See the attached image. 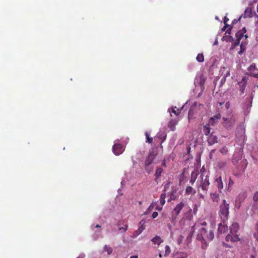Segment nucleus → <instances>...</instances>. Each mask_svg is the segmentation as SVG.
Here are the masks:
<instances>
[{
	"instance_id": "obj_52",
	"label": "nucleus",
	"mask_w": 258,
	"mask_h": 258,
	"mask_svg": "<svg viewBox=\"0 0 258 258\" xmlns=\"http://www.w3.org/2000/svg\"><path fill=\"white\" fill-rule=\"evenodd\" d=\"M156 209L158 210V211H160L162 209V207H158V206L156 207Z\"/></svg>"
},
{
	"instance_id": "obj_39",
	"label": "nucleus",
	"mask_w": 258,
	"mask_h": 258,
	"mask_svg": "<svg viewBox=\"0 0 258 258\" xmlns=\"http://www.w3.org/2000/svg\"><path fill=\"white\" fill-rule=\"evenodd\" d=\"M226 165V162L225 161H220L218 163V166L219 168H223Z\"/></svg>"
},
{
	"instance_id": "obj_40",
	"label": "nucleus",
	"mask_w": 258,
	"mask_h": 258,
	"mask_svg": "<svg viewBox=\"0 0 258 258\" xmlns=\"http://www.w3.org/2000/svg\"><path fill=\"white\" fill-rule=\"evenodd\" d=\"M154 205L153 204H151L150 206L148 207V209L147 210V211H146L145 212V214H148L150 212H151V211H152L154 209Z\"/></svg>"
},
{
	"instance_id": "obj_55",
	"label": "nucleus",
	"mask_w": 258,
	"mask_h": 258,
	"mask_svg": "<svg viewBox=\"0 0 258 258\" xmlns=\"http://www.w3.org/2000/svg\"><path fill=\"white\" fill-rule=\"evenodd\" d=\"M212 156H213V154L212 153H210V155H209V157H210V159H212Z\"/></svg>"
},
{
	"instance_id": "obj_42",
	"label": "nucleus",
	"mask_w": 258,
	"mask_h": 258,
	"mask_svg": "<svg viewBox=\"0 0 258 258\" xmlns=\"http://www.w3.org/2000/svg\"><path fill=\"white\" fill-rule=\"evenodd\" d=\"M201 227H211V226H209L207 225V223L206 222H203L201 223Z\"/></svg>"
},
{
	"instance_id": "obj_36",
	"label": "nucleus",
	"mask_w": 258,
	"mask_h": 258,
	"mask_svg": "<svg viewBox=\"0 0 258 258\" xmlns=\"http://www.w3.org/2000/svg\"><path fill=\"white\" fill-rule=\"evenodd\" d=\"M128 228V225H125L123 227H120L119 230L122 233H125Z\"/></svg>"
},
{
	"instance_id": "obj_61",
	"label": "nucleus",
	"mask_w": 258,
	"mask_h": 258,
	"mask_svg": "<svg viewBox=\"0 0 258 258\" xmlns=\"http://www.w3.org/2000/svg\"><path fill=\"white\" fill-rule=\"evenodd\" d=\"M233 162L234 163V164H236V163L237 162H235V159H233Z\"/></svg>"
},
{
	"instance_id": "obj_11",
	"label": "nucleus",
	"mask_w": 258,
	"mask_h": 258,
	"mask_svg": "<svg viewBox=\"0 0 258 258\" xmlns=\"http://www.w3.org/2000/svg\"><path fill=\"white\" fill-rule=\"evenodd\" d=\"M184 206V204L182 202H181L174 208L172 211V214L175 215V217L177 216L180 213Z\"/></svg>"
},
{
	"instance_id": "obj_25",
	"label": "nucleus",
	"mask_w": 258,
	"mask_h": 258,
	"mask_svg": "<svg viewBox=\"0 0 258 258\" xmlns=\"http://www.w3.org/2000/svg\"><path fill=\"white\" fill-rule=\"evenodd\" d=\"M145 229L143 225L141 226L138 230L134 231L133 233V237H137Z\"/></svg>"
},
{
	"instance_id": "obj_24",
	"label": "nucleus",
	"mask_w": 258,
	"mask_h": 258,
	"mask_svg": "<svg viewBox=\"0 0 258 258\" xmlns=\"http://www.w3.org/2000/svg\"><path fill=\"white\" fill-rule=\"evenodd\" d=\"M185 193L188 195H194L196 193V190L194 189L191 186H187L185 189Z\"/></svg>"
},
{
	"instance_id": "obj_22",
	"label": "nucleus",
	"mask_w": 258,
	"mask_h": 258,
	"mask_svg": "<svg viewBox=\"0 0 258 258\" xmlns=\"http://www.w3.org/2000/svg\"><path fill=\"white\" fill-rule=\"evenodd\" d=\"M239 229V225L237 223H234L230 227V233H236Z\"/></svg>"
},
{
	"instance_id": "obj_8",
	"label": "nucleus",
	"mask_w": 258,
	"mask_h": 258,
	"mask_svg": "<svg viewBox=\"0 0 258 258\" xmlns=\"http://www.w3.org/2000/svg\"><path fill=\"white\" fill-rule=\"evenodd\" d=\"M207 142L209 146H212L218 143V137L214 132H212L207 138Z\"/></svg>"
},
{
	"instance_id": "obj_64",
	"label": "nucleus",
	"mask_w": 258,
	"mask_h": 258,
	"mask_svg": "<svg viewBox=\"0 0 258 258\" xmlns=\"http://www.w3.org/2000/svg\"><path fill=\"white\" fill-rule=\"evenodd\" d=\"M217 42H217V41H215V44H217Z\"/></svg>"
},
{
	"instance_id": "obj_10",
	"label": "nucleus",
	"mask_w": 258,
	"mask_h": 258,
	"mask_svg": "<svg viewBox=\"0 0 258 258\" xmlns=\"http://www.w3.org/2000/svg\"><path fill=\"white\" fill-rule=\"evenodd\" d=\"M112 150L114 154L116 155L121 154L124 151L123 146L120 144H115L112 147Z\"/></svg>"
},
{
	"instance_id": "obj_29",
	"label": "nucleus",
	"mask_w": 258,
	"mask_h": 258,
	"mask_svg": "<svg viewBox=\"0 0 258 258\" xmlns=\"http://www.w3.org/2000/svg\"><path fill=\"white\" fill-rule=\"evenodd\" d=\"M196 59L199 62H204V56L203 53H199L197 56Z\"/></svg>"
},
{
	"instance_id": "obj_56",
	"label": "nucleus",
	"mask_w": 258,
	"mask_h": 258,
	"mask_svg": "<svg viewBox=\"0 0 258 258\" xmlns=\"http://www.w3.org/2000/svg\"><path fill=\"white\" fill-rule=\"evenodd\" d=\"M233 40V37H230L229 41H232Z\"/></svg>"
},
{
	"instance_id": "obj_38",
	"label": "nucleus",
	"mask_w": 258,
	"mask_h": 258,
	"mask_svg": "<svg viewBox=\"0 0 258 258\" xmlns=\"http://www.w3.org/2000/svg\"><path fill=\"white\" fill-rule=\"evenodd\" d=\"M229 21V19L227 17H225L224 18V23L225 24V26L223 28V30H225L226 27H228L229 26L227 24V22Z\"/></svg>"
},
{
	"instance_id": "obj_37",
	"label": "nucleus",
	"mask_w": 258,
	"mask_h": 258,
	"mask_svg": "<svg viewBox=\"0 0 258 258\" xmlns=\"http://www.w3.org/2000/svg\"><path fill=\"white\" fill-rule=\"evenodd\" d=\"M256 69V66L255 63H252L248 68V71H253Z\"/></svg>"
},
{
	"instance_id": "obj_19",
	"label": "nucleus",
	"mask_w": 258,
	"mask_h": 258,
	"mask_svg": "<svg viewBox=\"0 0 258 258\" xmlns=\"http://www.w3.org/2000/svg\"><path fill=\"white\" fill-rule=\"evenodd\" d=\"M211 198L213 202L218 203L220 200L219 194L217 192L210 194Z\"/></svg>"
},
{
	"instance_id": "obj_14",
	"label": "nucleus",
	"mask_w": 258,
	"mask_h": 258,
	"mask_svg": "<svg viewBox=\"0 0 258 258\" xmlns=\"http://www.w3.org/2000/svg\"><path fill=\"white\" fill-rule=\"evenodd\" d=\"M192 218L191 209H190L187 212L184 214L183 218L180 221V223L184 221L185 220H190Z\"/></svg>"
},
{
	"instance_id": "obj_3",
	"label": "nucleus",
	"mask_w": 258,
	"mask_h": 258,
	"mask_svg": "<svg viewBox=\"0 0 258 258\" xmlns=\"http://www.w3.org/2000/svg\"><path fill=\"white\" fill-rule=\"evenodd\" d=\"M223 125L227 130H231L235 124V119L233 117H223Z\"/></svg>"
},
{
	"instance_id": "obj_48",
	"label": "nucleus",
	"mask_w": 258,
	"mask_h": 258,
	"mask_svg": "<svg viewBox=\"0 0 258 258\" xmlns=\"http://www.w3.org/2000/svg\"><path fill=\"white\" fill-rule=\"evenodd\" d=\"M253 237L256 239V240L258 241V234H257V233H254L253 234Z\"/></svg>"
},
{
	"instance_id": "obj_31",
	"label": "nucleus",
	"mask_w": 258,
	"mask_h": 258,
	"mask_svg": "<svg viewBox=\"0 0 258 258\" xmlns=\"http://www.w3.org/2000/svg\"><path fill=\"white\" fill-rule=\"evenodd\" d=\"M172 112L174 113L176 116H178L180 114L181 110L179 109H176V107H172L171 108Z\"/></svg>"
},
{
	"instance_id": "obj_32",
	"label": "nucleus",
	"mask_w": 258,
	"mask_h": 258,
	"mask_svg": "<svg viewBox=\"0 0 258 258\" xmlns=\"http://www.w3.org/2000/svg\"><path fill=\"white\" fill-rule=\"evenodd\" d=\"M247 197V194L246 192H243L240 194H239L237 197V198L241 199L242 200H243L246 198Z\"/></svg>"
},
{
	"instance_id": "obj_34",
	"label": "nucleus",
	"mask_w": 258,
	"mask_h": 258,
	"mask_svg": "<svg viewBox=\"0 0 258 258\" xmlns=\"http://www.w3.org/2000/svg\"><path fill=\"white\" fill-rule=\"evenodd\" d=\"M220 152L223 155H226L228 152V150L227 147H222L220 150Z\"/></svg>"
},
{
	"instance_id": "obj_49",
	"label": "nucleus",
	"mask_w": 258,
	"mask_h": 258,
	"mask_svg": "<svg viewBox=\"0 0 258 258\" xmlns=\"http://www.w3.org/2000/svg\"><path fill=\"white\" fill-rule=\"evenodd\" d=\"M240 32H241L242 33L244 34L246 33V28L245 27H243L241 30L240 31Z\"/></svg>"
},
{
	"instance_id": "obj_18",
	"label": "nucleus",
	"mask_w": 258,
	"mask_h": 258,
	"mask_svg": "<svg viewBox=\"0 0 258 258\" xmlns=\"http://www.w3.org/2000/svg\"><path fill=\"white\" fill-rule=\"evenodd\" d=\"M151 241L153 244H157L158 247H159L160 244L163 242V240L161 239V238L158 235H156L155 237L151 239Z\"/></svg>"
},
{
	"instance_id": "obj_41",
	"label": "nucleus",
	"mask_w": 258,
	"mask_h": 258,
	"mask_svg": "<svg viewBox=\"0 0 258 258\" xmlns=\"http://www.w3.org/2000/svg\"><path fill=\"white\" fill-rule=\"evenodd\" d=\"M232 235L230 234H228L225 238L227 241H232Z\"/></svg>"
},
{
	"instance_id": "obj_60",
	"label": "nucleus",
	"mask_w": 258,
	"mask_h": 258,
	"mask_svg": "<svg viewBox=\"0 0 258 258\" xmlns=\"http://www.w3.org/2000/svg\"><path fill=\"white\" fill-rule=\"evenodd\" d=\"M250 258H255V257L254 255H251L250 256Z\"/></svg>"
},
{
	"instance_id": "obj_6",
	"label": "nucleus",
	"mask_w": 258,
	"mask_h": 258,
	"mask_svg": "<svg viewBox=\"0 0 258 258\" xmlns=\"http://www.w3.org/2000/svg\"><path fill=\"white\" fill-rule=\"evenodd\" d=\"M248 80V78L247 77L243 76L241 80L238 83L239 85V90L240 92L241 95L244 93L245 87L247 84Z\"/></svg>"
},
{
	"instance_id": "obj_5",
	"label": "nucleus",
	"mask_w": 258,
	"mask_h": 258,
	"mask_svg": "<svg viewBox=\"0 0 258 258\" xmlns=\"http://www.w3.org/2000/svg\"><path fill=\"white\" fill-rule=\"evenodd\" d=\"M159 255L160 257L163 256H167L170 252V248L169 246L167 245L163 246L162 245H161L160 247H159Z\"/></svg>"
},
{
	"instance_id": "obj_2",
	"label": "nucleus",
	"mask_w": 258,
	"mask_h": 258,
	"mask_svg": "<svg viewBox=\"0 0 258 258\" xmlns=\"http://www.w3.org/2000/svg\"><path fill=\"white\" fill-rule=\"evenodd\" d=\"M219 208V216L221 220L223 222H225L228 218L229 204L227 203L225 200H223Z\"/></svg>"
},
{
	"instance_id": "obj_33",
	"label": "nucleus",
	"mask_w": 258,
	"mask_h": 258,
	"mask_svg": "<svg viewBox=\"0 0 258 258\" xmlns=\"http://www.w3.org/2000/svg\"><path fill=\"white\" fill-rule=\"evenodd\" d=\"M235 36L236 39L241 40V39L244 36V34L239 31L235 34Z\"/></svg>"
},
{
	"instance_id": "obj_30",
	"label": "nucleus",
	"mask_w": 258,
	"mask_h": 258,
	"mask_svg": "<svg viewBox=\"0 0 258 258\" xmlns=\"http://www.w3.org/2000/svg\"><path fill=\"white\" fill-rule=\"evenodd\" d=\"M165 198L166 194L165 193H162L161 195L160 198V203L162 206L164 205L165 203Z\"/></svg>"
},
{
	"instance_id": "obj_45",
	"label": "nucleus",
	"mask_w": 258,
	"mask_h": 258,
	"mask_svg": "<svg viewBox=\"0 0 258 258\" xmlns=\"http://www.w3.org/2000/svg\"><path fill=\"white\" fill-rule=\"evenodd\" d=\"M158 213L157 212H154L152 214V217L153 219H154V218H156L158 216Z\"/></svg>"
},
{
	"instance_id": "obj_1",
	"label": "nucleus",
	"mask_w": 258,
	"mask_h": 258,
	"mask_svg": "<svg viewBox=\"0 0 258 258\" xmlns=\"http://www.w3.org/2000/svg\"><path fill=\"white\" fill-rule=\"evenodd\" d=\"M214 234L212 227H201L197 234V239L201 242V247L206 249L207 247V241L213 240Z\"/></svg>"
},
{
	"instance_id": "obj_9",
	"label": "nucleus",
	"mask_w": 258,
	"mask_h": 258,
	"mask_svg": "<svg viewBox=\"0 0 258 258\" xmlns=\"http://www.w3.org/2000/svg\"><path fill=\"white\" fill-rule=\"evenodd\" d=\"M156 156V154L154 153L153 151L150 152L145 161V166H147L151 165L155 159Z\"/></svg>"
},
{
	"instance_id": "obj_20",
	"label": "nucleus",
	"mask_w": 258,
	"mask_h": 258,
	"mask_svg": "<svg viewBox=\"0 0 258 258\" xmlns=\"http://www.w3.org/2000/svg\"><path fill=\"white\" fill-rule=\"evenodd\" d=\"M186 253L184 252L177 251L173 253V258H187Z\"/></svg>"
},
{
	"instance_id": "obj_59",
	"label": "nucleus",
	"mask_w": 258,
	"mask_h": 258,
	"mask_svg": "<svg viewBox=\"0 0 258 258\" xmlns=\"http://www.w3.org/2000/svg\"><path fill=\"white\" fill-rule=\"evenodd\" d=\"M243 37H245V39L247 38H248V36L247 35L245 34V35H244V36Z\"/></svg>"
},
{
	"instance_id": "obj_63",
	"label": "nucleus",
	"mask_w": 258,
	"mask_h": 258,
	"mask_svg": "<svg viewBox=\"0 0 258 258\" xmlns=\"http://www.w3.org/2000/svg\"><path fill=\"white\" fill-rule=\"evenodd\" d=\"M190 181L192 182V183H194V182L195 181V180H192V179H191Z\"/></svg>"
},
{
	"instance_id": "obj_44",
	"label": "nucleus",
	"mask_w": 258,
	"mask_h": 258,
	"mask_svg": "<svg viewBox=\"0 0 258 258\" xmlns=\"http://www.w3.org/2000/svg\"><path fill=\"white\" fill-rule=\"evenodd\" d=\"M234 184L233 181L231 179V178H229V182H228V186L229 187L232 186Z\"/></svg>"
},
{
	"instance_id": "obj_27",
	"label": "nucleus",
	"mask_w": 258,
	"mask_h": 258,
	"mask_svg": "<svg viewBox=\"0 0 258 258\" xmlns=\"http://www.w3.org/2000/svg\"><path fill=\"white\" fill-rule=\"evenodd\" d=\"M104 252H107L108 254H110L113 251L112 248L107 245H105L103 248Z\"/></svg>"
},
{
	"instance_id": "obj_26",
	"label": "nucleus",
	"mask_w": 258,
	"mask_h": 258,
	"mask_svg": "<svg viewBox=\"0 0 258 258\" xmlns=\"http://www.w3.org/2000/svg\"><path fill=\"white\" fill-rule=\"evenodd\" d=\"M163 172V169L160 167H158L156 170L155 173V176L156 177V179L159 178L161 175V173Z\"/></svg>"
},
{
	"instance_id": "obj_54",
	"label": "nucleus",
	"mask_w": 258,
	"mask_h": 258,
	"mask_svg": "<svg viewBox=\"0 0 258 258\" xmlns=\"http://www.w3.org/2000/svg\"><path fill=\"white\" fill-rule=\"evenodd\" d=\"M130 258H138V256H137V255L131 256L130 257Z\"/></svg>"
},
{
	"instance_id": "obj_17",
	"label": "nucleus",
	"mask_w": 258,
	"mask_h": 258,
	"mask_svg": "<svg viewBox=\"0 0 258 258\" xmlns=\"http://www.w3.org/2000/svg\"><path fill=\"white\" fill-rule=\"evenodd\" d=\"M225 222L223 221V223H220L219 224L218 231L220 233H225L228 230V226L226 224H225Z\"/></svg>"
},
{
	"instance_id": "obj_21",
	"label": "nucleus",
	"mask_w": 258,
	"mask_h": 258,
	"mask_svg": "<svg viewBox=\"0 0 258 258\" xmlns=\"http://www.w3.org/2000/svg\"><path fill=\"white\" fill-rule=\"evenodd\" d=\"M253 200L254 203L253 204L252 207L255 210L258 209V191H256L253 196Z\"/></svg>"
},
{
	"instance_id": "obj_57",
	"label": "nucleus",
	"mask_w": 258,
	"mask_h": 258,
	"mask_svg": "<svg viewBox=\"0 0 258 258\" xmlns=\"http://www.w3.org/2000/svg\"><path fill=\"white\" fill-rule=\"evenodd\" d=\"M241 136H243V134H244V131H243L242 129L241 130Z\"/></svg>"
},
{
	"instance_id": "obj_4",
	"label": "nucleus",
	"mask_w": 258,
	"mask_h": 258,
	"mask_svg": "<svg viewBox=\"0 0 258 258\" xmlns=\"http://www.w3.org/2000/svg\"><path fill=\"white\" fill-rule=\"evenodd\" d=\"M201 182L200 186L203 190H207L208 186L210 185V182L208 175H205L204 173H202L201 175Z\"/></svg>"
},
{
	"instance_id": "obj_43",
	"label": "nucleus",
	"mask_w": 258,
	"mask_h": 258,
	"mask_svg": "<svg viewBox=\"0 0 258 258\" xmlns=\"http://www.w3.org/2000/svg\"><path fill=\"white\" fill-rule=\"evenodd\" d=\"M245 49L243 48L242 44L240 45V50L238 51L239 54H241L244 51Z\"/></svg>"
},
{
	"instance_id": "obj_13",
	"label": "nucleus",
	"mask_w": 258,
	"mask_h": 258,
	"mask_svg": "<svg viewBox=\"0 0 258 258\" xmlns=\"http://www.w3.org/2000/svg\"><path fill=\"white\" fill-rule=\"evenodd\" d=\"M214 184L217 187L219 192H221V189L223 188V183L221 176H219L215 179Z\"/></svg>"
},
{
	"instance_id": "obj_23",
	"label": "nucleus",
	"mask_w": 258,
	"mask_h": 258,
	"mask_svg": "<svg viewBox=\"0 0 258 258\" xmlns=\"http://www.w3.org/2000/svg\"><path fill=\"white\" fill-rule=\"evenodd\" d=\"M211 128L209 124L203 126V132L204 135L206 136H209L210 135Z\"/></svg>"
},
{
	"instance_id": "obj_35",
	"label": "nucleus",
	"mask_w": 258,
	"mask_h": 258,
	"mask_svg": "<svg viewBox=\"0 0 258 258\" xmlns=\"http://www.w3.org/2000/svg\"><path fill=\"white\" fill-rule=\"evenodd\" d=\"M232 234V241H237L238 240H239V238L238 237V236L236 234V233H231Z\"/></svg>"
},
{
	"instance_id": "obj_46",
	"label": "nucleus",
	"mask_w": 258,
	"mask_h": 258,
	"mask_svg": "<svg viewBox=\"0 0 258 258\" xmlns=\"http://www.w3.org/2000/svg\"><path fill=\"white\" fill-rule=\"evenodd\" d=\"M240 40H239V39H236V41H235V43H234V45H235V46H237V45H238L239 44V43H240Z\"/></svg>"
},
{
	"instance_id": "obj_47",
	"label": "nucleus",
	"mask_w": 258,
	"mask_h": 258,
	"mask_svg": "<svg viewBox=\"0 0 258 258\" xmlns=\"http://www.w3.org/2000/svg\"><path fill=\"white\" fill-rule=\"evenodd\" d=\"M250 75L251 76H252V77H254V78H258V74H254V73H251V74H250Z\"/></svg>"
},
{
	"instance_id": "obj_15",
	"label": "nucleus",
	"mask_w": 258,
	"mask_h": 258,
	"mask_svg": "<svg viewBox=\"0 0 258 258\" xmlns=\"http://www.w3.org/2000/svg\"><path fill=\"white\" fill-rule=\"evenodd\" d=\"M178 121V120L176 119H171L168 124V127L171 131H174L176 129V125L177 124Z\"/></svg>"
},
{
	"instance_id": "obj_16",
	"label": "nucleus",
	"mask_w": 258,
	"mask_h": 258,
	"mask_svg": "<svg viewBox=\"0 0 258 258\" xmlns=\"http://www.w3.org/2000/svg\"><path fill=\"white\" fill-rule=\"evenodd\" d=\"M221 116L220 113H218L210 118V123L213 125L217 122L218 120L220 119Z\"/></svg>"
},
{
	"instance_id": "obj_51",
	"label": "nucleus",
	"mask_w": 258,
	"mask_h": 258,
	"mask_svg": "<svg viewBox=\"0 0 258 258\" xmlns=\"http://www.w3.org/2000/svg\"><path fill=\"white\" fill-rule=\"evenodd\" d=\"M162 165L165 167L166 166V161H165V159H164L163 160H162Z\"/></svg>"
},
{
	"instance_id": "obj_50",
	"label": "nucleus",
	"mask_w": 258,
	"mask_h": 258,
	"mask_svg": "<svg viewBox=\"0 0 258 258\" xmlns=\"http://www.w3.org/2000/svg\"><path fill=\"white\" fill-rule=\"evenodd\" d=\"M255 230L256 231L255 233H257V234H258V223H256V224L255 226Z\"/></svg>"
},
{
	"instance_id": "obj_58",
	"label": "nucleus",
	"mask_w": 258,
	"mask_h": 258,
	"mask_svg": "<svg viewBox=\"0 0 258 258\" xmlns=\"http://www.w3.org/2000/svg\"><path fill=\"white\" fill-rule=\"evenodd\" d=\"M95 227H96V228H100V227H101V226H100V225H96L95 226Z\"/></svg>"
},
{
	"instance_id": "obj_7",
	"label": "nucleus",
	"mask_w": 258,
	"mask_h": 258,
	"mask_svg": "<svg viewBox=\"0 0 258 258\" xmlns=\"http://www.w3.org/2000/svg\"><path fill=\"white\" fill-rule=\"evenodd\" d=\"M198 113V107L197 103H195L190 108L188 114V118L189 120L192 118H196L195 115Z\"/></svg>"
},
{
	"instance_id": "obj_53",
	"label": "nucleus",
	"mask_w": 258,
	"mask_h": 258,
	"mask_svg": "<svg viewBox=\"0 0 258 258\" xmlns=\"http://www.w3.org/2000/svg\"><path fill=\"white\" fill-rule=\"evenodd\" d=\"M216 151V149H213L211 151V153H212V154H213Z\"/></svg>"
},
{
	"instance_id": "obj_62",
	"label": "nucleus",
	"mask_w": 258,
	"mask_h": 258,
	"mask_svg": "<svg viewBox=\"0 0 258 258\" xmlns=\"http://www.w3.org/2000/svg\"><path fill=\"white\" fill-rule=\"evenodd\" d=\"M139 205H142V201H139Z\"/></svg>"
},
{
	"instance_id": "obj_12",
	"label": "nucleus",
	"mask_w": 258,
	"mask_h": 258,
	"mask_svg": "<svg viewBox=\"0 0 258 258\" xmlns=\"http://www.w3.org/2000/svg\"><path fill=\"white\" fill-rule=\"evenodd\" d=\"M252 16L253 13L251 8L247 7L244 12V13L239 17L238 20L239 21L242 17L247 18H251Z\"/></svg>"
},
{
	"instance_id": "obj_28",
	"label": "nucleus",
	"mask_w": 258,
	"mask_h": 258,
	"mask_svg": "<svg viewBox=\"0 0 258 258\" xmlns=\"http://www.w3.org/2000/svg\"><path fill=\"white\" fill-rule=\"evenodd\" d=\"M145 135L146 138V143H148L149 144H151L153 142V138L150 137V133L147 132H146L145 133Z\"/></svg>"
}]
</instances>
